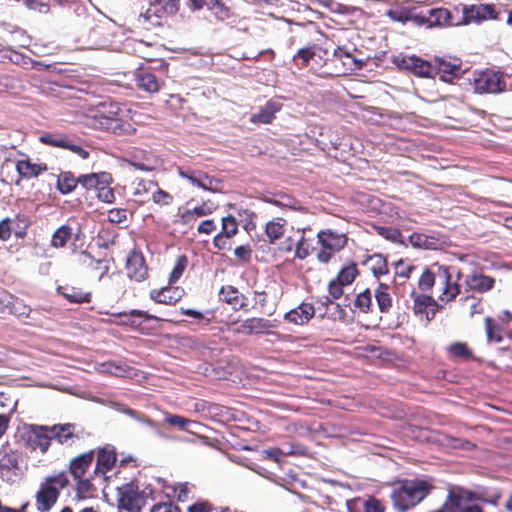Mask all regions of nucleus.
I'll use <instances>...</instances> for the list:
<instances>
[{
	"label": "nucleus",
	"mask_w": 512,
	"mask_h": 512,
	"mask_svg": "<svg viewBox=\"0 0 512 512\" xmlns=\"http://www.w3.org/2000/svg\"><path fill=\"white\" fill-rule=\"evenodd\" d=\"M488 342L500 343L503 340V327L494 318L487 316L484 319Z\"/></svg>",
	"instance_id": "79ce46f5"
},
{
	"label": "nucleus",
	"mask_w": 512,
	"mask_h": 512,
	"mask_svg": "<svg viewBox=\"0 0 512 512\" xmlns=\"http://www.w3.org/2000/svg\"><path fill=\"white\" fill-rule=\"evenodd\" d=\"M415 269V265L404 259H400L394 264L395 277L403 279V282L411 277Z\"/></svg>",
	"instance_id": "603ef678"
},
{
	"label": "nucleus",
	"mask_w": 512,
	"mask_h": 512,
	"mask_svg": "<svg viewBox=\"0 0 512 512\" xmlns=\"http://www.w3.org/2000/svg\"><path fill=\"white\" fill-rule=\"evenodd\" d=\"M374 297L379 311L383 314H389L393 307V297L389 285L382 282L378 283L374 290Z\"/></svg>",
	"instance_id": "7c9ffc66"
},
{
	"label": "nucleus",
	"mask_w": 512,
	"mask_h": 512,
	"mask_svg": "<svg viewBox=\"0 0 512 512\" xmlns=\"http://www.w3.org/2000/svg\"><path fill=\"white\" fill-rule=\"evenodd\" d=\"M315 316V307L311 303L302 302L296 308L284 314V320L288 323L303 326Z\"/></svg>",
	"instance_id": "5701e85b"
},
{
	"label": "nucleus",
	"mask_w": 512,
	"mask_h": 512,
	"mask_svg": "<svg viewBox=\"0 0 512 512\" xmlns=\"http://www.w3.org/2000/svg\"><path fill=\"white\" fill-rule=\"evenodd\" d=\"M465 284L469 290L477 293H485L494 287L495 279L482 273H473L467 275Z\"/></svg>",
	"instance_id": "cd10ccee"
},
{
	"label": "nucleus",
	"mask_w": 512,
	"mask_h": 512,
	"mask_svg": "<svg viewBox=\"0 0 512 512\" xmlns=\"http://www.w3.org/2000/svg\"><path fill=\"white\" fill-rule=\"evenodd\" d=\"M148 494L134 483H126L118 488V506L127 512H141L147 503Z\"/></svg>",
	"instance_id": "1a4fd4ad"
},
{
	"label": "nucleus",
	"mask_w": 512,
	"mask_h": 512,
	"mask_svg": "<svg viewBox=\"0 0 512 512\" xmlns=\"http://www.w3.org/2000/svg\"><path fill=\"white\" fill-rule=\"evenodd\" d=\"M199 181L204 185V187H200L205 191L216 192L217 187H215L214 183L218 184L219 181L211 176H209L206 172L198 171Z\"/></svg>",
	"instance_id": "680f3d73"
},
{
	"label": "nucleus",
	"mask_w": 512,
	"mask_h": 512,
	"mask_svg": "<svg viewBox=\"0 0 512 512\" xmlns=\"http://www.w3.org/2000/svg\"><path fill=\"white\" fill-rule=\"evenodd\" d=\"M152 6L158 17L172 16L179 11L180 0H154Z\"/></svg>",
	"instance_id": "e433bc0d"
},
{
	"label": "nucleus",
	"mask_w": 512,
	"mask_h": 512,
	"mask_svg": "<svg viewBox=\"0 0 512 512\" xmlns=\"http://www.w3.org/2000/svg\"><path fill=\"white\" fill-rule=\"evenodd\" d=\"M364 507H365V512H384L385 511V507L382 504V502L373 496H370L367 499H365Z\"/></svg>",
	"instance_id": "69168bd1"
},
{
	"label": "nucleus",
	"mask_w": 512,
	"mask_h": 512,
	"mask_svg": "<svg viewBox=\"0 0 512 512\" xmlns=\"http://www.w3.org/2000/svg\"><path fill=\"white\" fill-rule=\"evenodd\" d=\"M120 317H123V324L131 326L133 329L139 330L143 334H151L153 329L144 326V324L150 320L162 321L163 319L149 314L146 311L133 309L130 312L119 313Z\"/></svg>",
	"instance_id": "aec40b11"
},
{
	"label": "nucleus",
	"mask_w": 512,
	"mask_h": 512,
	"mask_svg": "<svg viewBox=\"0 0 512 512\" xmlns=\"http://www.w3.org/2000/svg\"><path fill=\"white\" fill-rule=\"evenodd\" d=\"M447 352L453 358L462 360L473 359V351L466 342H454L448 346Z\"/></svg>",
	"instance_id": "49530a36"
},
{
	"label": "nucleus",
	"mask_w": 512,
	"mask_h": 512,
	"mask_svg": "<svg viewBox=\"0 0 512 512\" xmlns=\"http://www.w3.org/2000/svg\"><path fill=\"white\" fill-rule=\"evenodd\" d=\"M281 107L280 103L269 100L258 113L251 116L250 121L254 124H269L274 120L275 114L281 110Z\"/></svg>",
	"instance_id": "c85d7f7f"
},
{
	"label": "nucleus",
	"mask_w": 512,
	"mask_h": 512,
	"mask_svg": "<svg viewBox=\"0 0 512 512\" xmlns=\"http://www.w3.org/2000/svg\"><path fill=\"white\" fill-rule=\"evenodd\" d=\"M73 480L75 481L74 491H75V498L77 500H85V499L92 497V492L94 489V486L92 483V481H93L92 476L82 477V478L73 479Z\"/></svg>",
	"instance_id": "ea45409f"
},
{
	"label": "nucleus",
	"mask_w": 512,
	"mask_h": 512,
	"mask_svg": "<svg viewBox=\"0 0 512 512\" xmlns=\"http://www.w3.org/2000/svg\"><path fill=\"white\" fill-rule=\"evenodd\" d=\"M96 466L94 468V475H105L107 472L113 469L117 461V453L115 448L110 445H106L97 450L95 453Z\"/></svg>",
	"instance_id": "4be33fe9"
},
{
	"label": "nucleus",
	"mask_w": 512,
	"mask_h": 512,
	"mask_svg": "<svg viewBox=\"0 0 512 512\" xmlns=\"http://www.w3.org/2000/svg\"><path fill=\"white\" fill-rule=\"evenodd\" d=\"M188 264V258L185 255H180L177 257L175 265L172 269V272L169 277V283H174L180 279L183 272L185 271Z\"/></svg>",
	"instance_id": "6e6d98bb"
},
{
	"label": "nucleus",
	"mask_w": 512,
	"mask_h": 512,
	"mask_svg": "<svg viewBox=\"0 0 512 512\" xmlns=\"http://www.w3.org/2000/svg\"><path fill=\"white\" fill-rule=\"evenodd\" d=\"M317 244L319 248L316 258L320 263L327 264L348 244L346 233L337 232L331 228L321 229L317 234Z\"/></svg>",
	"instance_id": "20e7f679"
},
{
	"label": "nucleus",
	"mask_w": 512,
	"mask_h": 512,
	"mask_svg": "<svg viewBox=\"0 0 512 512\" xmlns=\"http://www.w3.org/2000/svg\"><path fill=\"white\" fill-rule=\"evenodd\" d=\"M76 428L77 426L74 423L52 425V441L55 440L58 444L66 447L72 446L75 441L80 439V434L78 431H76Z\"/></svg>",
	"instance_id": "412c9836"
},
{
	"label": "nucleus",
	"mask_w": 512,
	"mask_h": 512,
	"mask_svg": "<svg viewBox=\"0 0 512 512\" xmlns=\"http://www.w3.org/2000/svg\"><path fill=\"white\" fill-rule=\"evenodd\" d=\"M126 274L129 279L142 282L148 278V266L143 253L137 249H132L126 258Z\"/></svg>",
	"instance_id": "f3484780"
},
{
	"label": "nucleus",
	"mask_w": 512,
	"mask_h": 512,
	"mask_svg": "<svg viewBox=\"0 0 512 512\" xmlns=\"http://www.w3.org/2000/svg\"><path fill=\"white\" fill-rule=\"evenodd\" d=\"M135 85L139 90L152 94L159 91L162 83L154 72L142 69L135 75Z\"/></svg>",
	"instance_id": "bb28decb"
},
{
	"label": "nucleus",
	"mask_w": 512,
	"mask_h": 512,
	"mask_svg": "<svg viewBox=\"0 0 512 512\" xmlns=\"http://www.w3.org/2000/svg\"><path fill=\"white\" fill-rule=\"evenodd\" d=\"M462 63L458 58L451 57H434L433 68L435 76L439 75L440 80L452 83L456 78H460L462 74Z\"/></svg>",
	"instance_id": "dca6fc26"
},
{
	"label": "nucleus",
	"mask_w": 512,
	"mask_h": 512,
	"mask_svg": "<svg viewBox=\"0 0 512 512\" xmlns=\"http://www.w3.org/2000/svg\"><path fill=\"white\" fill-rule=\"evenodd\" d=\"M73 231L68 224L61 225L52 235L51 246L64 248L72 237Z\"/></svg>",
	"instance_id": "37998d69"
},
{
	"label": "nucleus",
	"mask_w": 512,
	"mask_h": 512,
	"mask_svg": "<svg viewBox=\"0 0 512 512\" xmlns=\"http://www.w3.org/2000/svg\"><path fill=\"white\" fill-rule=\"evenodd\" d=\"M250 335L268 334L273 324L270 320L262 317L247 318Z\"/></svg>",
	"instance_id": "de8ad7c7"
},
{
	"label": "nucleus",
	"mask_w": 512,
	"mask_h": 512,
	"mask_svg": "<svg viewBox=\"0 0 512 512\" xmlns=\"http://www.w3.org/2000/svg\"><path fill=\"white\" fill-rule=\"evenodd\" d=\"M466 17L469 20L482 21L488 19H497L498 13L493 4L472 5L466 10Z\"/></svg>",
	"instance_id": "2f4dec72"
},
{
	"label": "nucleus",
	"mask_w": 512,
	"mask_h": 512,
	"mask_svg": "<svg viewBox=\"0 0 512 512\" xmlns=\"http://www.w3.org/2000/svg\"><path fill=\"white\" fill-rule=\"evenodd\" d=\"M338 62L343 64V68L337 71V74H346L348 71H352L356 66V60L354 56L338 47L333 53V58L329 60V63L337 68Z\"/></svg>",
	"instance_id": "473e14b6"
},
{
	"label": "nucleus",
	"mask_w": 512,
	"mask_h": 512,
	"mask_svg": "<svg viewBox=\"0 0 512 512\" xmlns=\"http://www.w3.org/2000/svg\"><path fill=\"white\" fill-rule=\"evenodd\" d=\"M368 261L371 263V270L375 277L379 278L388 273L387 260L382 254L375 253L369 257Z\"/></svg>",
	"instance_id": "3c124183"
},
{
	"label": "nucleus",
	"mask_w": 512,
	"mask_h": 512,
	"mask_svg": "<svg viewBox=\"0 0 512 512\" xmlns=\"http://www.w3.org/2000/svg\"><path fill=\"white\" fill-rule=\"evenodd\" d=\"M165 421L170 426L183 431L187 430V426L191 423V420L176 414H166Z\"/></svg>",
	"instance_id": "052dcab7"
},
{
	"label": "nucleus",
	"mask_w": 512,
	"mask_h": 512,
	"mask_svg": "<svg viewBox=\"0 0 512 512\" xmlns=\"http://www.w3.org/2000/svg\"><path fill=\"white\" fill-rule=\"evenodd\" d=\"M78 185V177L76 178L71 171L61 172L57 179V189L63 194L73 192Z\"/></svg>",
	"instance_id": "a19ab883"
},
{
	"label": "nucleus",
	"mask_w": 512,
	"mask_h": 512,
	"mask_svg": "<svg viewBox=\"0 0 512 512\" xmlns=\"http://www.w3.org/2000/svg\"><path fill=\"white\" fill-rule=\"evenodd\" d=\"M288 222L283 217H275L265 225V234L270 244H276L285 234Z\"/></svg>",
	"instance_id": "c756f323"
},
{
	"label": "nucleus",
	"mask_w": 512,
	"mask_h": 512,
	"mask_svg": "<svg viewBox=\"0 0 512 512\" xmlns=\"http://www.w3.org/2000/svg\"><path fill=\"white\" fill-rule=\"evenodd\" d=\"M107 218L113 224H125L128 220V211L123 208H113L108 210Z\"/></svg>",
	"instance_id": "bf43d9fd"
},
{
	"label": "nucleus",
	"mask_w": 512,
	"mask_h": 512,
	"mask_svg": "<svg viewBox=\"0 0 512 512\" xmlns=\"http://www.w3.org/2000/svg\"><path fill=\"white\" fill-rule=\"evenodd\" d=\"M152 191V201L158 206H169L173 203L174 197L158 185Z\"/></svg>",
	"instance_id": "864d4df0"
},
{
	"label": "nucleus",
	"mask_w": 512,
	"mask_h": 512,
	"mask_svg": "<svg viewBox=\"0 0 512 512\" xmlns=\"http://www.w3.org/2000/svg\"><path fill=\"white\" fill-rule=\"evenodd\" d=\"M433 486L422 479H403L396 482L391 499L394 507L405 512L419 504L431 491Z\"/></svg>",
	"instance_id": "f03ea898"
},
{
	"label": "nucleus",
	"mask_w": 512,
	"mask_h": 512,
	"mask_svg": "<svg viewBox=\"0 0 512 512\" xmlns=\"http://www.w3.org/2000/svg\"><path fill=\"white\" fill-rule=\"evenodd\" d=\"M21 439L27 449L46 454L52 445L51 426L28 424L23 428Z\"/></svg>",
	"instance_id": "0eeeda50"
},
{
	"label": "nucleus",
	"mask_w": 512,
	"mask_h": 512,
	"mask_svg": "<svg viewBox=\"0 0 512 512\" xmlns=\"http://www.w3.org/2000/svg\"><path fill=\"white\" fill-rule=\"evenodd\" d=\"M109 124V127L105 130L110 131L117 136L133 135L136 132V128L131 122L122 120L120 117Z\"/></svg>",
	"instance_id": "a18cd8bd"
},
{
	"label": "nucleus",
	"mask_w": 512,
	"mask_h": 512,
	"mask_svg": "<svg viewBox=\"0 0 512 512\" xmlns=\"http://www.w3.org/2000/svg\"><path fill=\"white\" fill-rule=\"evenodd\" d=\"M122 111L120 105L112 101H104L96 106L93 114L90 116L93 128L103 129L109 127V123L114 122Z\"/></svg>",
	"instance_id": "4468645a"
},
{
	"label": "nucleus",
	"mask_w": 512,
	"mask_h": 512,
	"mask_svg": "<svg viewBox=\"0 0 512 512\" xmlns=\"http://www.w3.org/2000/svg\"><path fill=\"white\" fill-rule=\"evenodd\" d=\"M354 307L364 314L373 312L372 292L369 288H366L356 295Z\"/></svg>",
	"instance_id": "c03bdc74"
},
{
	"label": "nucleus",
	"mask_w": 512,
	"mask_h": 512,
	"mask_svg": "<svg viewBox=\"0 0 512 512\" xmlns=\"http://www.w3.org/2000/svg\"><path fill=\"white\" fill-rule=\"evenodd\" d=\"M22 156L15 161L17 178L14 184L16 186H19L23 180L37 178L48 171V165L45 162H33L27 154H22Z\"/></svg>",
	"instance_id": "2eb2a0df"
},
{
	"label": "nucleus",
	"mask_w": 512,
	"mask_h": 512,
	"mask_svg": "<svg viewBox=\"0 0 512 512\" xmlns=\"http://www.w3.org/2000/svg\"><path fill=\"white\" fill-rule=\"evenodd\" d=\"M439 266V264L435 263L431 267L424 269L418 280V288L421 291H431L432 288L435 287Z\"/></svg>",
	"instance_id": "c9c22d12"
},
{
	"label": "nucleus",
	"mask_w": 512,
	"mask_h": 512,
	"mask_svg": "<svg viewBox=\"0 0 512 512\" xmlns=\"http://www.w3.org/2000/svg\"><path fill=\"white\" fill-rule=\"evenodd\" d=\"M178 174L181 178L188 180L192 185L197 187H204V185L199 181L198 171L179 168Z\"/></svg>",
	"instance_id": "0e129e2a"
},
{
	"label": "nucleus",
	"mask_w": 512,
	"mask_h": 512,
	"mask_svg": "<svg viewBox=\"0 0 512 512\" xmlns=\"http://www.w3.org/2000/svg\"><path fill=\"white\" fill-rule=\"evenodd\" d=\"M409 242L415 248L428 249L433 243V238L422 233L414 232L409 236Z\"/></svg>",
	"instance_id": "4d7b16f0"
},
{
	"label": "nucleus",
	"mask_w": 512,
	"mask_h": 512,
	"mask_svg": "<svg viewBox=\"0 0 512 512\" xmlns=\"http://www.w3.org/2000/svg\"><path fill=\"white\" fill-rule=\"evenodd\" d=\"M205 7L220 20H224L229 16V9L221 0H209Z\"/></svg>",
	"instance_id": "5fc2aeb1"
},
{
	"label": "nucleus",
	"mask_w": 512,
	"mask_h": 512,
	"mask_svg": "<svg viewBox=\"0 0 512 512\" xmlns=\"http://www.w3.org/2000/svg\"><path fill=\"white\" fill-rule=\"evenodd\" d=\"M238 233V222L232 215H227L221 219V230L213 238V246L218 250H225L230 248L228 242L233 236Z\"/></svg>",
	"instance_id": "6ab92c4d"
},
{
	"label": "nucleus",
	"mask_w": 512,
	"mask_h": 512,
	"mask_svg": "<svg viewBox=\"0 0 512 512\" xmlns=\"http://www.w3.org/2000/svg\"><path fill=\"white\" fill-rule=\"evenodd\" d=\"M70 485V479L65 470L57 474L47 476L40 483L35 494V505L39 512H49L56 504L60 491Z\"/></svg>",
	"instance_id": "7ed1b4c3"
},
{
	"label": "nucleus",
	"mask_w": 512,
	"mask_h": 512,
	"mask_svg": "<svg viewBox=\"0 0 512 512\" xmlns=\"http://www.w3.org/2000/svg\"><path fill=\"white\" fill-rule=\"evenodd\" d=\"M473 87L480 94L500 93L505 90L506 82L502 72L485 69L474 73Z\"/></svg>",
	"instance_id": "9b49d317"
},
{
	"label": "nucleus",
	"mask_w": 512,
	"mask_h": 512,
	"mask_svg": "<svg viewBox=\"0 0 512 512\" xmlns=\"http://www.w3.org/2000/svg\"><path fill=\"white\" fill-rule=\"evenodd\" d=\"M24 462L23 452L12 447L9 442L0 446V477L6 482H14L21 473Z\"/></svg>",
	"instance_id": "423d86ee"
},
{
	"label": "nucleus",
	"mask_w": 512,
	"mask_h": 512,
	"mask_svg": "<svg viewBox=\"0 0 512 512\" xmlns=\"http://www.w3.org/2000/svg\"><path fill=\"white\" fill-rule=\"evenodd\" d=\"M9 222L16 238L23 239L27 235V230L31 222L26 214L17 213L14 217H9Z\"/></svg>",
	"instance_id": "58836bf2"
},
{
	"label": "nucleus",
	"mask_w": 512,
	"mask_h": 512,
	"mask_svg": "<svg viewBox=\"0 0 512 512\" xmlns=\"http://www.w3.org/2000/svg\"><path fill=\"white\" fill-rule=\"evenodd\" d=\"M39 141L53 148L68 150L83 160L88 159L90 156L89 151L85 148V141L76 133H64L60 131L46 132L39 137Z\"/></svg>",
	"instance_id": "39448f33"
},
{
	"label": "nucleus",
	"mask_w": 512,
	"mask_h": 512,
	"mask_svg": "<svg viewBox=\"0 0 512 512\" xmlns=\"http://www.w3.org/2000/svg\"><path fill=\"white\" fill-rule=\"evenodd\" d=\"M31 311V307L23 299L0 287V317L6 315L28 317Z\"/></svg>",
	"instance_id": "ddd939ff"
},
{
	"label": "nucleus",
	"mask_w": 512,
	"mask_h": 512,
	"mask_svg": "<svg viewBox=\"0 0 512 512\" xmlns=\"http://www.w3.org/2000/svg\"><path fill=\"white\" fill-rule=\"evenodd\" d=\"M320 47L317 44H311L306 47H302L298 49L296 54L293 55L292 61L294 65L299 69H304L309 66L311 60L317 55V52L320 51Z\"/></svg>",
	"instance_id": "72a5a7b5"
},
{
	"label": "nucleus",
	"mask_w": 512,
	"mask_h": 512,
	"mask_svg": "<svg viewBox=\"0 0 512 512\" xmlns=\"http://www.w3.org/2000/svg\"><path fill=\"white\" fill-rule=\"evenodd\" d=\"M150 512H180V508L172 502H162L153 505Z\"/></svg>",
	"instance_id": "774afa93"
},
{
	"label": "nucleus",
	"mask_w": 512,
	"mask_h": 512,
	"mask_svg": "<svg viewBox=\"0 0 512 512\" xmlns=\"http://www.w3.org/2000/svg\"><path fill=\"white\" fill-rule=\"evenodd\" d=\"M394 63L401 69L407 70L418 77L433 78L435 70L433 60L427 61L419 56H401L394 59Z\"/></svg>",
	"instance_id": "f8f14e48"
},
{
	"label": "nucleus",
	"mask_w": 512,
	"mask_h": 512,
	"mask_svg": "<svg viewBox=\"0 0 512 512\" xmlns=\"http://www.w3.org/2000/svg\"><path fill=\"white\" fill-rule=\"evenodd\" d=\"M376 229L379 235L388 240L396 241L401 236L400 230L393 227L380 226L376 227Z\"/></svg>",
	"instance_id": "338daca9"
},
{
	"label": "nucleus",
	"mask_w": 512,
	"mask_h": 512,
	"mask_svg": "<svg viewBox=\"0 0 512 512\" xmlns=\"http://www.w3.org/2000/svg\"><path fill=\"white\" fill-rule=\"evenodd\" d=\"M272 203L279 208H288L294 211L307 212V208H305L299 200L290 195L281 194L279 195V198L273 200Z\"/></svg>",
	"instance_id": "09e8293b"
},
{
	"label": "nucleus",
	"mask_w": 512,
	"mask_h": 512,
	"mask_svg": "<svg viewBox=\"0 0 512 512\" xmlns=\"http://www.w3.org/2000/svg\"><path fill=\"white\" fill-rule=\"evenodd\" d=\"M436 293L441 302L448 303L460 294V284L454 280V267L441 265L438 267Z\"/></svg>",
	"instance_id": "9d476101"
},
{
	"label": "nucleus",
	"mask_w": 512,
	"mask_h": 512,
	"mask_svg": "<svg viewBox=\"0 0 512 512\" xmlns=\"http://www.w3.org/2000/svg\"><path fill=\"white\" fill-rule=\"evenodd\" d=\"M411 296L413 297V311L415 315H427V309L436 305L435 299L430 295L412 291Z\"/></svg>",
	"instance_id": "4c0bfd02"
},
{
	"label": "nucleus",
	"mask_w": 512,
	"mask_h": 512,
	"mask_svg": "<svg viewBox=\"0 0 512 512\" xmlns=\"http://www.w3.org/2000/svg\"><path fill=\"white\" fill-rule=\"evenodd\" d=\"M180 312L183 315H186V316H189V317L197 319L199 321V323H202V325H204V326L209 325L211 323V320H212V317H213V313H210L211 317H206L201 312H199L197 310H194V309H190V308H186V309L185 308H181Z\"/></svg>",
	"instance_id": "e2e57ef3"
},
{
	"label": "nucleus",
	"mask_w": 512,
	"mask_h": 512,
	"mask_svg": "<svg viewBox=\"0 0 512 512\" xmlns=\"http://www.w3.org/2000/svg\"><path fill=\"white\" fill-rule=\"evenodd\" d=\"M95 459V450H89L71 458L67 465V475L73 479L88 477L87 474Z\"/></svg>",
	"instance_id": "a211bd4d"
},
{
	"label": "nucleus",
	"mask_w": 512,
	"mask_h": 512,
	"mask_svg": "<svg viewBox=\"0 0 512 512\" xmlns=\"http://www.w3.org/2000/svg\"><path fill=\"white\" fill-rule=\"evenodd\" d=\"M428 27L451 26L452 14L447 8L428 9Z\"/></svg>",
	"instance_id": "f704fd0d"
},
{
	"label": "nucleus",
	"mask_w": 512,
	"mask_h": 512,
	"mask_svg": "<svg viewBox=\"0 0 512 512\" xmlns=\"http://www.w3.org/2000/svg\"><path fill=\"white\" fill-rule=\"evenodd\" d=\"M219 298L221 301L231 305L235 311H249L247 297L232 285L222 286L219 291Z\"/></svg>",
	"instance_id": "b1692460"
},
{
	"label": "nucleus",
	"mask_w": 512,
	"mask_h": 512,
	"mask_svg": "<svg viewBox=\"0 0 512 512\" xmlns=\"http://www.w3.org/2000/svg\"><path fill=\"white\" fill-rule=\"evenodd\" d=\"M293 235H288L282 243L281 249L287 252L294 250L295 257L301 260L306 259L314 250L313 239L306 236L312 229L307 226L297 228L291 227Z\"/></svg>",
	"instance_id": "6e6552de"
},
{
	"label": "nucleus",
	"mask_w": 512,
	"mask_h": 512,
	"mask_svg": "<svg viewBox=\"0 0 512 512\" xmlns=\"http://www.w3.org/2000/svg\"><path fill=\"white\" fill-rule=\"evenodd\" d=\"M359 274L357 264L351 263L343 267L335 277L337 281L344 286L351 285Z\"/></svg>",
	"instance_id": "8fccbe9b"
},
{
	"label": "nucleus",
	"mask_w": 512,
	"mask_h": 512,
	"mask_svg": "<svg viewBox=\"0 0 512 512\" xmlns=\"http://www.w3.org/2000/svg\"><path fill=\"white\" fill-rule=\"evenodd\" d=\"M56 292L69 303L84 304L92 301V292L86 291L82 287L64 284L57 286Z\"/></svg>",
	"instance_id": "393cba45"
},
{
	"label": "nucleus",
	"mask_w": 512,
	"mask_h": 512,
	"mask_svg": "<svg viewBox=\"0 0 512 512\" xmlns=\"http://www.w3.org/2000/svg\"><path fill=\"white\" fill-rule=\"evenodd\" d=\"M100 175L104 176L105 173L97 174V173H90V174H82L78 177V184L82 185L85 189H97L100 185Z\"/></svg>",
	"instance_id": "13d9d810"
},
{
	"label": "nucleus",
	"mask_w": 512,
	"mask_h": 512,
	"mask_svg": "<svg viewBox=\"0 0 512 512\" xmlns=\"http://www.w3.org/2000/svg\"><path fill=\"white\" fill-rule=\"evenodd\" d=\"M81 36L90 48L104 49L112 45L114 24L110 19L94 14H86L79 19Z\"/></svg>",
	"instance_id": "f257e3e1"
},
{
	"label": "nucleus",
	"mask_w": 512,
	"mask_h": 512,
	"mask_svg": "<svg viewBox=\"0 0 512 512\" xmlns=\"http://www.w3.org/2000/svg\"><path fill=\"white\" fill-rule=\"evenodd\" d=\"M185 295L183 288L168 286L161 289H153L150 292V298L160 304L174 305Z\"/></svg>",
	"instance_id": "a878e982"
}]
</instances>
